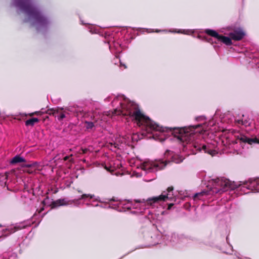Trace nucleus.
I'll list each match as a JSON object with an SVG mask.
<instances>
[{
  "instance_id": "nucleus-7",
  "label": "nucleus",
  "mask_w": 259,
  "mask_h": 259,
  "mask_svg": "<svg viewBox=\"0 0 259 259\" xmlns=\"http://www.w3.org/2000/svg\"><path fill=\"white\" fill-rule=\"evenodd\" d=\"M198 149H199V151L203 150L205 153H207L212 156L215 155L217 153L215 150L212 149V145H208L207 146L203 145L201 148L199 147L198 148Z\"/></svg>"
},
{
  "instance_id": "nucleus-23",
  "label": "nucleus",
  "mask_w": 259,
  "mask_h": 259,
  "mask_svg": "<svg viewBox=\"0 0 259 259\" xmlns=\"http://www.w3.org/2000/svg\"><path fill=\"white\" fill-rule=\"evenodd\" d=\"M68 159V157L67 156H66L64 158V160H66L67 159Z\"/></svg>"
},
{
  "instance_id": "nucleus-17",
  "label": "nucleus",
  "mask_w": 259,
  "mask_h": 259,
  "mask_svg": "<svg viewBox=\"0 0 259 259\" xmlns=\"http://www.w3.org/2000/svg\"><path fill=\"white\" fill-rule=\"evenodd\" d=\"M156 32H167V31L166 30H156L155 31Z\"/></svg>"
},
{
  "instance_id": "nucleus-24",
  "label": "nucleus",
  "mask_w": 259,
  "mask_h": 259,
  "mask_svg": "<svg viewBox=\"0 0 259 259\" xmlns=\"http://www.w3.org/2000/svg\"><path fill=\"white\" fill-rule=\"evenodd\" d=\"M31 166L30 165H27V166H28V167H29V166Z\"/></svg>"
},
{
  "instance_id": "nucleus-4",
  "label": "nucleus",
  "mask_w": 259,
  "mask_h": 259,
  "mask_svg": "<svg viewBox=\"0 0 259 259\" xmlns=\"http://www.w3.org/2000/svg\"><path fill=\"white\" fill-rule=\"evenodd\" d=\"M205 32L208 35L217 38L218 40L223 42L226 45L230 46L232 44V41L230 37L220 35L214 30L207 29L205 30Z\"/></svg>"
},
{
  "instance_id": "nucleus-9",
  "label": "nucleus",
  "mask_w": 259,
  "mask_h": 259,
  "mask_svg": "<svg viewBox=\"0 0 259 259\" xmlns=\"http://www.w3.org/2000/svg\"><path fill=\"white\" fill-rule=\"evenodd\" d=\"M239 140L244 143H247L250 145L254 144H259V139L257 138H249L244 136H240L239 138Z\"/></svg>"
},
{
  "instance_id": "nucleus-26",
  "label": "nucleus",
  "mask_w": 259,
  "mask_h": 259,
  "mask_svg": "<svg viewBox=\"0 0 259 259\" xmlns=\"http://www.w3.org/2000/svg\"><path fill=\"white\" fill-rule=\"evenodd\" d=\"M136 201L138 202H140V201H138V200H137Z\"/></svg>"
},
{
  "instance_id": "nucleus-18",
  "label": "nucleus",
  "mask_w": 259,
  "mask_h": 259,
  "mask_svg": "<svg viewBox=\"0 0 259 259\" xmlns=\"http://www.w3.org/2000/svg\"><path fill=\"white\" fill-rule=\"evenodd\" d=\"M88 126L90 127H92L93 126V123L92 122H88Z\"/></svg>"
},
{
  "instance_id": "nucleus-20",
  "label": "nucleus",
  "mask_w": 259,
  "mask_h": 259,
  "mask_svg": "<svg viewBox=\"0 0 259 259\" xmlns=\"http://www.w3.org/2000/svg\"><path fill=\"white\" fill-rule=\"evenodd\" d=\"M187 136V135H186L185 136H182V137L181 138V140H186L185 137Z\"/></svg>"
},
{
  "instance_id": "nucleus-16",
  "label": "nucleus",
  "mask_w": 259,
  "mask_h": 259,
  "mask_svg": "<svg viewBox=\"0 0 259 259\" xmlns=\"http://www.w3.org/2000/svg\"><path fill=\"white\" fill-rule=\"evenodd\" d=\"M87 197H90L91 198H93L95 197V196L94 195H91V194H83L81 195V197L79 198V199H84Z\"/></svg>"
},
{
  "instance_id": "nucleus-19",
  "label": "nucleus",
  "mask_w": 259,
  "mask_h": 259,
  "mask_svg": "<svg viewBox=\"0 0 259 259\" xmlns=\"http://www.w3.org/2000/svg\"><path fill=\"white\" fill-rule=\"evenodd\" d=\"M200 126V124H197L196 125H194L193 126V127L194 128V129H196L197 128H198V127H199Z\"/></svg>"
},
{
  "instance_id": "nucleus-25",
  "label": "nucleus",
  "mask_w": 259,
  "mask_h": 259,
  "mask_svg": "<svg viewBox=\"0 0 259 259\" xmlns=\"http://www.w3.org/2000/svg\"><path fill=\"white\" fill-rule=\"evenodd\" d=\"M123 66H124V68L126 67L125 65H123Z\"/></svg>"
},
{
  "instance_id": "nucleus-11",
  "label": "nucleus",
  "mask_w": 259,
  "mask_h": 259,
  "mask_svg": "<svg viewBox=\"0 0 259 259\" xmlns=\"http://www.w3.org/2000/svg\"><path fill=\"white\" fill-rule=\"evenodd\" d=\"M168 32L182 33L184 34L190 35L194 33V31L192 29H179L178 30H169Z\"/></svg>"
},
{
  "instance_id": "nucleus-3",
  "label": "nucleus",
  "mask_w": 259,
  "mask_h": 259,
  "mask_svg": "<svg viewBox=\"0 0 259 259\" xmlns=\"http://www.w3.org/2000/svg\"><path fill=\"white\" fill-rule=\"evenodd\" d=\"M172 190L173 188L171 187L168 188L167 192H163L161 195L159 196L153 197L149 198L147 199L148 201H153L154 203L160 201H166V200H171L174 199L172 197Z\"/></svg>"
},
{
  "instance_id": "nucleus-14",
  "label": "nucleus",
  "mask_w": 259,
  "mask_h": 259,
  "mask_svg": "<svg viewBox=\"0 0 259 259\" xmlns=\"http://www.w3.org/2000/svg\"><path fill=\"white\" fill-rule=\"evenodd\" d=\"M38 119L37 118H32L26 121L25 124L26 125H33L35 123L37 122Z\"/></svg>"
},
{
  "instance_id": "nucleus-22",
  "label": "nucleus",
  "mask_w": 259,
  "mask_h": 259,
  "mask_svg": "<svg viewBox=\"0 0 259 259\" xmlns=\"http://www.w3.org/2000/svg\"><path fill=\"white\" fill-rule=\"evenodd\" d=\"M172 205H173V204H169V205H168V209H170V208L171 207V206Z\"/></svg>"
},
{
  "instance_id": "nucleus-2",
  "label": "nucleus",
  "mask_w": 259,
  "mask_h": 259,
  "mask_svg": "<svg viewBox=\"0 0 259 259\" xmlns=\"http://www.w3.org/2000/svg\"><path fill=\"white\" fill-rule=\"evenodd\" d=\"M130 115L136 121L139 126L144 125L148 133L152 131L163 132L164 128L152 121L148 117L143 114L139 110L130 111Z\"/></svg>"
},
{
  "instance_id": "nucleus-8",
  "label": "nucleus",
  "mask_w": 259,
  "mask_h": 259,
  "mask_svg": "<svg viewBox=\"0 0 259 259\" xmlns=\"http://www.w3.org/2000/svg\"><path fill=\"white\" fill-rule=\"evenodd\" d=\"M249 189L252 191L259 192V178H255L249 180Z\"/></svg>"
},
{
  "instance_id": "nucleus-5",
  "label": "nucleus",
  "mask_w": 259,
  "mask_h": 259,
  "mask_svg": "<svg viewBox=\"0 0 259 259\" xmlns=\"http://www.w3.org/2000/svg\"><path fill=\"white\" fill-rule=\"evenodd\" d=\"M166 165V164L163 162H156L153 163H145L142 166V168L145 170L150 169L152 171H154L155 169L157 170L163 168Z\"/></svg>"
},
{
  "instance_id": "nucleus-15",
  "label": "nucleus",
  "mask_w": 259,
  "mask_h": 259,
  "mask_svg": "<svg viewBox=\"0 0 259 259\" xmlns=\"http://www.w3.org/2000/svg\"><path fill=\"white\" fill-rule=\"evenodd\" d=\"M184 159L183 157L177 155L172 157V161L176 163H179L182 162Z\"/></svg>"
},
{
  "instance_id": "nucleus-13",
  "label": "nucleus",
  "mask_w": 259,
  "mask_h": 259,
  "mask_svg": "<svg viewBox=\"0 0 259 259\" xmlns=\"http://www.w3.org/2000/svg\"><path fill=\"white\" fill-rule=\"evenodd\" d=\"M24 161H25L24 158L20 156L19 155H16L12 158L11 161V163L14 164Z\"/></svg>"
},
{
  "instance_id": "nucleus-12",
  "label": "nucleus",
  "mask_w": 259,
  "mask_h": 259,
  "mask_svg": "<svg viewBox=\"0 0 259 259\" xmlns=\"http://www.w3.org/2000/svg\"><path fill=\"white\" fill-rule=\"evenodd\" d=\"M53 114L55 115V117H57L59 120H61L66 117L65 114L64 112L60 113L58 110H54Z\"/></svg>"
},
{
  "instance_id": "nucleus-10",
  "label": "nucleus",
  "mask_w": 259,
  "mask_h": 259,
  "mask_svg": "<svg viewBox=\"0 0 259 259\" xmlns=\"http://www.w3.org/2000/svg\"><path fill=\"white\" fill-rule=\"evenodd\" d=\"M68 204H69V202L66 199H58L53 202L54 207H58Z\"/></svg>"
},
{
  "instance_id": "nucleus-21",
  "label": "nucleus",
  "mask_w": 259,
  "mask_h": 259,
  "mask_svg": "<svg viewBox=\"0 0 259 259\" xmlns=\"http://www.w3.org/2000/svg\"><path fill=\"white\" fill-rule=\"evenodd\" d=\"M228 185H229V182H225V187H228Z\"/></svg>"
},
{
  "instance_id": "nucleus-1",
  "label": "nucleus",
  "mask_w": 259,
  "mask_h": 259,
  "mask_svg": "<svg viewBox=\"0 0 259 259\" xmlns=\"http://www.w3.org/2000/svg\"><path fill=\"white\" fill-rule=\"evenodd\" d=\"M18 13L25 17L24 21L35 26L37 30L46 27L50 24L49 19L34 5L32 0H13Z\"/></svg>"
},
{
  "instance_id": "nucleus-6",
  "label": "nucleus",
  "mask_w": 259,
  "mask_h": 259,
  "mask_svg": "<svg viewBox=\"0 0 259 259\" xmlns=\"http://www.w3.org/2000/svg\"><path fill=\"white\" fill-rule=\"evenodd\" d=\"M229 35L232 39L235 40H239L243 37L245 35V33L242 29H239L233 32L230 33Z\"/></svg>"
}]
</instances>
